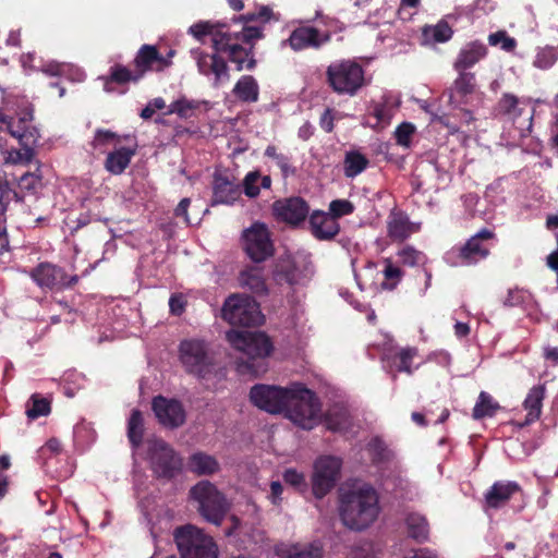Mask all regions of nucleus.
Segmentation results:
<instances>
[{"instance_id": "obj_39", "label": "nucleus", "mask_w": 558, "mask_h": 558, "mask_svg": "<svg viewBox=\"0 0 558 558\" xmlns=\"http://www.w3.org/2000/svg\"><path fill=\"white\" fill-rule=\"evenodd\" d=\"M326 425L332 432L347 433L351 427V416L347 410L335 408L329 410Z\"/></svg>"}, {"instance_id": "obj_3", "label": "nucleus", "mask_w": 558, "mask_h": 558, "mask_svg": "<svg viewBox=\"0 0 558 558\" xmlns=\"http://www.w3.org/2000/svg\"><path fill=\"white\" fill-rule=\"evenodd\" d=\"M339 513L343 524L351 530L362 531L368 527L379 514L376 490L363 484L342 493Z\"/></svg>"}, {"instance_id": "obj_22", "label": "nucleus", "mask_w": 558, "mask_h": 558, "mask_svg": "<svg viewBox=\"0 0 558 558\" xmlns=\"http://www.w3.org/2000/svg\"><path fill=\"white\" fill-rule=\"evenodd\" d=\"M242 194L241 186L220 173H216L213 181L211 206L233 205L240 199Z\"/></svg>"}, {"instance_id": "obj_14", "label": "nucleus", "mask_w": 558, "mask_h": 558, "mask_svg": "<svg viewBox=\"0 0 558 558\" xmlns=\"http://www.w3.org/2000/svg\"><path fill=\"white\" fill-rule=\"evenodd\" d=\"M243 247L254 263H262L274 254V244L267 226L254 222L243 231Z\"/></svg>"}, {"instance_id": "obj_7", "label": "nucleus", "mask_w": 558, "mask_h": 558, "mask_svg": "<svg viewBox=\"0 0 558 558\" xmlns=\"http://www.w3.org/2000/svg\"><path fill=\"white\" fill-rule=\"evenodd\" d=\"M173 537L182 558H217L215 542L195 525L175 529Z\"/></svg>"}, {"instance_id": "obj_10", "label": "nucleus", "mask_w": 558, "mask_h": 558, "mask_svg": "<svg viewBox=\"0 0 558 558\" xmlns=\"http://www.w3.org/2000/svg\"><path fill=\"white\" fill-rule=\"evenodd\" d=\"M191 497L197 501L199 513L210 523L219 525L227 511L223 495L208 481H201L190 490Z\"/></svg>"}, {"instance_id": "obj_53", "label": "nucleus", "mask_w": 558, "mask_h": 558, "mask_svg": "<svg viewBox=\"0 0 558 558\" xmlns=\"http://www.w3.org/2000/svg\"><path fill=\"white\" fill-rule=\"evenodd\" d=\"M232 39H242L244 43L250 44L253 48V43L263 37V29L255 26L243 27L241 33L231 34Z\"/></svg>"}, {"instance_id": "obj_19", "label": "nucleus", "mask_w": 558, "mask_h": 558, "mask_svg": "<svg viewBox=\"0 0 558 558\" xmlns=\"http://www.w3.org/2000/svg\"><path fill=\"white\" fill-rule=\"evenodd\" d=\"M329 34H322L317 28L312 26H301L295 28L288 39L281 43V46L288 45L294 51H301L307 48L317 49L322 45L328 43Z\"/></svg>"}, {"instance_id": "obj_50", "label": "nucleus", "mask_w": 558, "mask_h": 558, "mask_svg": "<svg viewBox=\"0 0 558 558\" xmlns=\"http://www.w3.org/2000/svg\"><path fill=\"white\" fill-rule=\"evenodd\" d=\"M354 211V205L348 199H335L329 204V215L337 220Z\"/></svg>"}, {"instance_id": "obj_37", "label": "nucleus", "mask_w": 558, "mask_h": 558, "mask_svg": "<svg viewBox=\"0 0 558 558\" xmlns=\"http://www.w3.org/2000/svg\"><path fill=\"white\" fill-rule=\"evenodd\" d=\"M142 77V73H138L137 71L131 72L129 69L121 66V65H114L110 70V76L104 78L105 85L104 88L106 92L110 93L112 92L111 83H118V84H124L128 82H136Z\"/></svg>"}, {"instance_id": "obj_20", "label": "nucleus", "mask_w": 558, "mask_h": 558, "mask_svg": "<svg viewBox=\"0 0 558 558\" xmlns=\"http://www.w3.org/2000/svg\"><path fill=\"white\" fill-rule=\"evenodd\" d=\"M276 217L291 226H299L308 215L310 207L301 197L276 201L272 205Z\"/></svg>"}, {"instance_id": "obj_43", "label": "nucleus", "mask_w": 558, "mask_h": 558, "mask_svg": "<svg viewBox=\"0 0 558 558\" xmlns=\"http://www.w3.org/2000/svg\"><path fill=\"white\" fill-rule=\"evenodd\" d=\"M384 281L381 282V287L386 290H393L401 281L403 272L390 258L384 259Z\"/></svg>"}, {"instance_id": "obj_40", "label": "nucleus", "mask_w": 558, "mask_h": 558, "mask_svg": "<svg viewBox=\"0 0 558 558\" xmlns=\"http://www.w3.org/2000/svg\"><path fill=\"white\" fill-rule=\"evenodd\" d=\"M499 404L492 396L485 391H482L473 409V417L481 420L483 417H492L499 410Z\"/></svg>"}, {"instance_id": "obj_29", "label": "nucleus", "mask_w": 558, "mask_h": 558, "mask_svg": "<svg viewBox=\"0 0 558 558\" xmlns=\"http://www.w3.org/2000/svg\"><path fill=\"white\" fill-rule=\"evenodd\" d=\"M546 387L545 385H537L532 387L524 401L523 409L527 412L524 422L521 424L522 426L530 425L536 422L541 414L543 408V400L545 398Z\"/></svg>"}, {"instance_id": "obj_35", "label": "nucleus", "mask_w": 558, "mask_h": 558, "mask_svg": "<svg viewBox=\"0 0 558 558\" xmlns=\"http://www.w3.org/2000/svg\"><path fill=\"white\" fill-rule=\"evenodd\" d=\"M281 558H322L323 547L319 543H313L307 546L293 545L278 549Z\"/></svg>"}, {"instance_id": "obj_36", "label": "nucleus", "mask_w": 558, "mask_h": 558, "mask_svg": "<svg viewBox=\"0 0 558 558\" xmlns=\"http://www.w3.org/2000/svg\"><path fill=\"white\" fill-rule=\"evenodd\" d=\"M452 28L446 20L423 28L424 44L446 43L452 37Z\"/></svg>"}, {"instance_id": "obj_6", "label": "nucleus", "mask_w": 558, "mask_h": 558, "mask_svg": "<svg viewBox=\"0 0 558 558\" xmlns=\"http://www.w3.org/2000/svg\"><path fill=\"white\" fill-rule=\"evenodd\" d=\"M327 83L338 95L355 96L365 85L363 68L352 60H338L326 70Z\"/></svg>"}, {"instance_id": "obj_16", "label": "nucleus", "mask_w": 558, "mask_h": 558, "mask_svg": "<svg viewBox=\"0 0 558 558\" xmlns=\"http://www.w3.org/2000/svg\"><path fill=\"white\" fill-rule=\"evenodd\" d=\"M311 265L304 257L286 256L279 259L275 279L290 286L303 283L311 275Z\"/></svg>"}, {"instance_id": "obj_21", "label": "nucleus", "mask_w": 558, "mask_h": 558, "mask_svg": "<svg viewBox=\"0 0 558 558\" xmlns=\"http://www.w3.org/2000/svg\"><path fill=\"white\" fill-rule=\"evenodd\" d=\"M191 53L196 60L197 69L201 74L206 76L213 74L215 76V85L229 80L228 65L222 58L218 57L216 53H204L198 49H193Z\"/></svg>"}, {"instance_id": "obj_60", "label": "nucleus", "mask_w": 558, "mask_h": 558, "mask_svg": "<svg viewBox=\"0 0 558 558\" xmlns=\"http://www.w3.org/2000/svg\"><path fill=\"white\" fill-rule=\"evenodd\" d=\"M185 299L182 294H172L169 299L170 312L174 315H181L185 308Z\"/></svg>"}, {"instance_id": "obj_24", "label": "nucleus", "mask_w": 558, "mask_h": 558, "mask_svg": "<svg viewBox=\"0 0 558 558\" xmlns=\"http://www.w3.org/2000/svg\"><path fill=\"white\" fill-rule=\"evenodd\" d=\"M449 90V101L454 107L468 105L476 90L475 75L471 72H458Z\"/></svg>"}, {"instance_id": "obj_31", "label": "nucleus", "mask_w": 558, "mask_h": 558, "mask_svg": "<svg viewBox=\"0 0 558 558\" xmlns=\"http://www.w3.org/2000/svg\"><path fill=\"white\" fill-rule=\"evenodd\" d=\"M189 470L196 475H213L220 470L218 460L206 452H195L189 458Z\"/></svg>"}, {"instance_id": "obj_12", "label": "nucleus", "mask_w": 558, "mask_h": 558, "mask_svg": "<svg viewBox=\"0 0 558 558\" xmlns=\"http://www.w3.org/2000/svg\"><path fill=\"white\" fill-rule=\"evenodd\" d=\"M494 238V233L488 229H482L459 248H452L446 254V260L452 266H470L486 258L489 254V247L484 241Z\"/></svg>"}, {"instance_id": "obj_57", "label": "nucleus", "mask_w": 558, "mask_h": 558, "mask_svg": "<svg viewBox=\"0 0 558 558\" xmlns=\"http://www.w3.org/2000/svg\"><path fill=\"white\" fill-rule=\"evenodd\" d=\"M165 107H166V102L162 98H160V97L154 98L141 111V118H143L144 120L150 119L157 110H161Z\"/></svg>"}, {"instance_id": "obj_49", "label": "nucleus", "mask_w": 558, "mask_h": 558, "mask_svg": "<svg viewBox=\"0 0 558 558\" xmlns=\"http://www.w3.org/2000/svg\"><path fill=\"white\" fill-rule=\"evenodd\" d=\"M260 173L258 171L248 172L243 179V192L250 197L254 198L259 194V184Z\"/></svg>"}, {"instance_id": "obj_23", "label": "nucleus", "mask_w": 558, "mask_h": 558, "mask_svg": "<svg viewBox=\"0 0 558 558\" xmlns=\"http://www.w3.org/2000/svg\"><path fill=\"white\" fill-rule=\"evenodd\" d=\"M310 230L319 241H330L340 231L339 222L326 211L315 210L310 216Z\"/></svg>"}, {"instance_id": "obj_62", "label": "nucleus", "mask_w": 558, "mask_h": 558, "mask_svg": "<svg viewBox=\"0 0 558 558\" xmlns=\"http://www.w3.org/2000/svg\"><path fill=\"white\" fill-rule=\"evenodd\" d=\"M275 162L282 171L283 177H288L289 174L294 173V169L291 167L290 158L288 156L281 154L279 157H277Z\"/></svg>"}, {"instance_id": "obj_17", "label": "nucleus", "mask_w": 558, "mask_h": 558, "mask_svg": "<svg viewBox=\"0 0 558 558\" xmlns=\"http://www.w3.org/2000/svg\"><path fill=\"white\" fill-rule=\"evenodd\" d=\"M31 277L41 289H63L77 282V276L68 277L63 269L49 263L39 264Z\"/></svg>"}, {"instance_id": "obj_38", "label": "nucleus", "mask_w": 558, "mask_h": 558, "mask_svg": "<svg viewBox=\"0 0 558 558\" xmlns=\"http://www.w3.org/2000/svg\"><path fill=\"white\" fill-rule=\"evenodd\" d=\"M409 536L424 542L428 536V523L420 513H409L405 519Z\"/></svg>"}, {"instance_id": "obj_9", "label": "nucleus", "mask_w": 558, "mask_h": 558, "mask_svg": "<svg viewBox=\"0 0 558 558\" xmlns=\"http://www.w3.org/2000/svg\"><path fill=\"white\" fill-rule=\"evenodd\" d=\"M222 318L233 326H258L264 316L257 302L244 294H232L223 303Z\"/></svg>"}, {"instance_id": "obj_55", "label": "nucleus", "mask_w": 558, "mask_h": 558, "mask_svg": "<svg viewBox=\"0 0 558 558\" xmlns=\"http://www.w3.org/2000/svg\"><path fill=\"white\" fill-rule=\"evenodd\" d=\"M416 354H417L416 349H413V348L402 349L398 354V357L400 361V363L398 365V369L400 372H405L408 374H412L411 362Z\"/></svg>"}, {"instance_id": "obj_2", "label": "nucleus", "mask_w": 558, "mask_h": 558, "mask_svg": "<svg viewBox=\"0 0 558 558\" xmlns=\"http://www.w3.org/2000/svg\"><path fill=\"white\" fill-rule=\"evenodd\" d=\"M0 148L4 146L2 132L7 131L12 137L16 138L23 147L22 153H17L19 159L31 161L34 157V146L39 141V131L33 124V109L24 98L7 96L0 89Z\"/></svg>"}, {"instance_id": "obj_41", "label": "nucleus", "mask_w": 558, "mask_h": 558, "mask_svg": "<svg viewBox=\"0 0 558 558\" xmlns=\"http://www.w3.org/2000/svg\"><path fill=\"white\" fill-rule=\"evenodd\" d=\"M343 166L345 177L355 178L367 168L368 160L357 151H349L345 154Z\"/></svg>"}, {"instance_id": "obj_51", "label": "nucleus", "mask_w": 558, "mask_h": 558, "mask_svg": "<svg viewBox=\"0 0 558 558\" xmlns=\"http://www.w3.org/2000/svg\"><path fill=\"white\" fill-rule=\"evenodd\" d=\"M556 61L555 52L550 48L541 49L533 61V65L541 70H547L554 65Z\"/></svg>"}, {"instance_id": "obj_1", "label": "nucleus", "mask_w": 558, "mask_h": 558, "mask_svg": "<svg viewBox=\"0 0 558 558\" xmlns=\"http://www.w3.org/2000/svg\"><path fill=\"white\" fill-rule=\"evenodd\" d=\"M250 399L254 405L270 414L284 413L293 424L303 429H313L322 421V407L316 395L303 385L289 387L255 385Z\"/></svg>"}, {"instance_id": "obj_56", "label": "nucleus", "mask_w": 558, "mask_h": 558, "mask_svg": "<svg viewBox=\"0 0 558 558\" xmlns=\"http://www.w3.org/2000/svg\"><path fill=\"white\" fill-rule=\"evenodd\" d=\"M283 480L287 484L295 488H302L306 486L304 474L296 471L295 469H287L283 472Z\"/></svg>"}, {"instance_id": "obj_25", "label": "nucleus", "mask_w": 558, "mask_h": 558, "mask_svg": "<svg viewBox=\"0 0 558 558\" xmlns=\"http://www.w3.org/2000/svg\"><path fill=\"white\" fill-rule=\"evenodd\" d=\"M486 54L487 48L483 43L477 40L471 41L460 49L453 62V68L457 72H468V69L473 68L483 60Z\"/></svg>"}, {"instance_id": "obj_42", "label": "nucleus", "mask_w": 558, "mask_h": 558, "mask_svg": "<svg viewBox=\"0 0 558 558\" xmlns=\"http://www.w3.org/2000/svg\"><path fill=\"white\" fill-rule=\"evenodd\" d=\"M41 71L49 76H63V74L65 73L75 71V76H71L72 78L76 81L85 80L84 71L70 63H59L56 61H50L47 64L43 65Z\"/></svg>"}, {"instance_id": "obj_46", "label": "nucleus", "mask_w": 558, "mask_h": 558, "mask_svg": "<svg viewBox=\"0 0 558 558\" xmlns=\"http://www.w3.org/2000/svg\"><path fill=\"white\" fill-rule=\"evenodd\" d=\"M50 412L49 401L45 398L32 396L26 404V415L29 420H36L39 416L47 415Z\"/></svg>"}, {"instance_id": "obj_34", "label": "nucleus", "mask_w": 558, "mask_h": 558, "mask_svg": "<svg viewBox=\"0 0 558 558\" xmlns=\"http://www.w3.org/2000/svg\"><path fill=\"white\" fill-rule=\"evenodd\" d=\"M236 98L245 102H256L259 95V86L252 75H243L233 87Z\"/></svg>"}, {"instance_id": "obj_52", "label": "nucleus", "mask_w": 558, "mask_h": 558, "mask_svg": "<svg viewBox=\"0 0 558 558\" xmlns=\"http://www.w3.org/2000/svg\"><path fill=\"white\" fill-rule=\"evenodd\" d=\"M415 128L413 124L403 122L395 131L397 144L400 146L409 147L411 143V136L413 135Z\"/></svg>"}, {"instance_id": "obj_45", "label": "nucleus", "mask_w": 558, "mask_h": 558, "mask_svg": "<svg viewBox=\"0 0 558 558\" xmlns=\"http://www.w3.org/2000/svg\"><path fill=\"white\" fill-rule=\"evenodd\" d=\"M399 262L404 266H420L426 263V256L423 252L417 251L413 246L405 245L397 253Z\"/></svg>"}, {"instance_id": "obj_5", "label": "nucleus", "mask_w": 558, "mask_h": 558, "mask_svg": "<svg viewBox=\"0 0 558 558\" xmlns=\"http://www.w3.org/2000/svg\"><path fill=\"white\" fill-rule=\"evenodd\" d=\"M225 25H215L210 22H199L192 25L189 29L197 39L205 35L211 36L213 47L217 52L228 51L231 62L236 64V70L243 69L253 70L256 65V60L253 57L252 47L246 50L238 44H232V35L223 31Z\"/></svg>"}, {"instance_id": "obj_59", "label": "nucleus", "mask_w": 558, "mask_h": 558, "mask_svg": "<svg viewBox=\"0 0 558 558\" xmlns=\"http://www.w3.org/2000/svg\"><path fill=\"white\" fill-rule=\"evenodd\" d=\"M117 135L113 132L105 131V130H97L93 145L95 148L105 146L106 144L110 143L111 141L116 140Z\"/></svg>"}, {"instance_id": "obj_4", "label": "nucleus", "mask_w": 558, "mask_h": 558, "mask_svg": "<svg viewBox=\"0 0 558 558\" xmlns=\"http://www.w3.org/2000/svg\"><path fill=\"white\" fill-rule=\"evenodd\" d=\"M226 336L230 344L243 354L238 361L240 373L258 376L266 371L265 357L270 354L272 347L265 333L232 329Z\"/></svg>"}, {"instance_id": "obj_58", "label": "nucleus", "mask_w": 558, "mask_h": 558, "mask_svg": "<svg viewBox=\"0 0 558 558\" xmlns=\"http://www.w3.org/2000/svg\"><path fill=\"white\" fill-rule=\"evenodd\" d=\"M195 107L194 105L186 100V99H180L171 104L170 112H175L180 117H187L189 112L193 110Z\"/></svg>"}, {"instance_id": "obj_61", "label": "nucleus", "mask_w": 558, "mask_h": 558, "mask_svg": "<svg viewBox=\"0 0 558 558\" xmlns=\"http://www.w3.org/2000/svg\"><path fill=\"white\" fill-rule=\"evenodd\" d=\"M282 492H283V486L279 481H274L270 483L269 499H270L271 504L279 505L281 502Z\"/></svg>"}, {"instance_id": "obj_15", "label": "nucleus", "mask_w": 558, "mask_h": 558, "mask_svg": "<svg viewBox=\"0 0 558 558\" xmlns=\"http://www.w3.org/2000/svg\"><path fill=\"white\" fill-rule=\"evenodd\" d=\"M522 105L514 95L504 94L496 108L499 116L515 124L521 132L531 130L533 119L532 111Z\"/></svg>"}, {"instance_id": "obj_13", "label": "nucleus", "mask_w": 558, "mask_h": 558, "mask_svg": "<svg viewBox=\"0 0 558 558\" xmlns=\"http://www.w3.org/2000/svg\"><path fill=\"white\" fill-rule=\"evenodd\" d=\"M341 470V460L333 456H322L314 462L312 489L317 499L325 497L336 485Z\"/></svg>"}, {"instance_id": "obj_18", "label": "nucleus", "mask_w": 558, "mask_h": 558, "mask_svg": "<svg viewBox=\"0 0 558 558\" xmlns=\"http://www.w3.org/2000/svg\"><path fill=\"white\" fill-rule=\"evenodd\" d=\"M153 411L158 422L168 428L180 427L186 418L185 410L179 400L162 396L153 399Z\"/></svg>"}, {"instance_id": "obj_26", "label": "nucleus", "mask_w": 558, "mask_h": 558, "mask_svg": "<svg viewBox=\"0 0 558 558\" xmlns=\"http://www.w3.org/2000/svg\"><path fill=\"white\" fill-rule=\"evenodd\" d=\"M518 492L520 486L513 481H498L485 494V502L488 508L499 509Z\"/></svg>"}, {"instance_id": "obj_44", "label": "nucleus", "mask_w": 558, "mask_h": 558, "mask_svg": "<svg viewBox=\"0 0 558 558\" xmlns=\"http://www.w3.org/2000/svg\"><path fill=\"white\" fill-rule=\"evenodd\" d=\"M144 423L142 413L133 410L128 422V436L133 446L137 447L142 442Z\"/></svg>"}, {"instance_id": "obj_30", "label": "nucleus", "mask_w": 558, "mask_h": 558, "mask_svg": "<svg viewBox=\"0 0 558 558\" xmlns=\"http://www.w3.org/2000/svg\"><path fill=\"white\" fill-rule=\"evenodd\" d=\"M387 230L389 238L395 241H403L415 231V228L405 214L391 211L387 220Z\"/></svg>"}, {"instance_id": "obj_32", "label": "nucleus", "mask_w": 558, "mask_h": 558, "mask_svg": "<svg viewBox=\"0 0 558 558\" xmlns=\"http://www.w3.org/2000/svg\"><path fill=\"white\" fill-rule=\"evenodd\" d=\"M134 155V148L120 147L108 154L105 161V168L112 174H121L129 167Z\"/></svg>"}, {"instance_id": "obj_48", "label": "nucleus", "mask_w": 558, "mask_h": 558, "mask_svg": "<svg viewBox=\"0 0 558 558\" xmlns=\"http://www.w3.org/2000/svg\"><path fill=\"white\" fill-rule=\"evenodd\" d=\"M488 43L490 46H500L504 51L511 52L517 47L514 38L508 36L505 31L493 33L488 36Z\"/></svg>"}, {"instance_id": "obj_11", "label": "nucleus", "mask_w": 558, "mask_h": 558, "mask_svg": "<svg viewBox=\"0 0 558 558\" xmlns=\"http://www.w3.org/2000/svg\"><path fill=\"white\" fill-rule=\"evenodd\" d=\"M148 459L158 477L172 478L182 468L181 458L160 438L148 440Z\"/></svg>"}, {"instance_id": "obj_63", "label": "nucleus", "mask_w": 558, "mask_h": 558, "mask_svg": "<svg viewBox=\"0 0 558 558\" xmlns=\"http://www.w3.org/2000/svg\"><path fill=\"white\" fill-rule=\"evenodd\" d=\"M190 203H191L190 198H187V197L182 198L174 210L175 216L182 217L186 225H190V218L187 215V208L190 206Z\"/></svg>"}, {"instance_id": "obj_27", "label": "nucleus", "mask_w": 558, "mask_h": 558, "mask_svg": "<svg viewBox=\"0 0 558 558\" xmlns=\"http://www.w3.org/2000/svg\"><path fill=\"white\" fill-rule=\"evenodd\" d=\"M238 281L243 289L257 295H266L268 292L262 266H246L240 271Z\"/></svg>"}, {"instance_id": "obj_28", "label": "nucleus", "mask_w": 558, "mask_h": 558, "mask_svg": "<svg viewBox=\"0 0 558 558\" xmlns=\"http://www.w3.org/2000/svg\"><path fill=\"white\" fill-rule=\"evenodd\" d=\"M169 61L165 59L156 49L155 46L144 45L137 52L135 58L136 71L142 73V76L149 70H162L169 65Z\"/></svg>"}, {"instance_id": "obj_8", "label": "nucleus", "mask_w": 558, "mask_h": 558, "mask_svg": "<svg viewBox=\"0 0 558 558\" xmlns=\"http://www.w3.org/2000/svg\"><path fill=\"white\" fill-rule=\"evenodd\" d=\"M179 357L184 369L198 378H207L215 371V356L203 340L181 341Z\"/></svg>"}, {"instance_id": "obj_33", "label": "nucleus", "mask_w": 558, "mask_h": 558, "mask_svg": "<svg viewBox=\"0 0 558 558\" xmlns=\"http://www.w3.org/2000/svg\"><path fill=\"white\" fill-rule=\"evenodd\" d=\"M393 111L395 109L392 108L391 105L388 104L387 98H384L383 101L373 102L369 111V117H373L375 119V122L372 123L367 121L365 125H368L375 130L385 129L387 125L390 124Z\"/></svg>"}, {"instance_id": "obj_47", "label": "nucleus", "mask_w": 558, "mask_h": 558, "mask_svg": "<svg viewBox=\"0 0 558 558\" xmlns=\"http://www.w3.org/2000/svg\"><path fill=\"white\" fill-rule=\"evenodd\" d=\"M367 449L376 461H386L392 457V451L386 447L385 442L379 437H374L368 442Z\"/></svg>"}, {"instance_id": "obj_54", "label": "nucleus", "mask_w": 558, "mask_h": 558, "mask_svg": "<svg viewBox=\"0 0 558 558\" xmlns=\"http://www.w3.org/2000/svg\"><path fill=\"white\" fill-rule=\"evenodd\" d=\"M40 175L32 172L22 174L19 179V186L22 191L34 192L40 185Z\"/></svg>"}, {"instance_id": "obj_64", "label": "nucleus", "mask_w": 558, "mask_h": 558, "mask_svg": "<svg viewBox=\"0 0 558 558\" xmlns=\"http://www.w3.org/2000/svg\"><path fill=\"white\" fill-rule=\"evenodd\" d=\"M428 360H433L444 367H448L451 363V355L446 351L433 352Z\"/></svg>"}]
</instances>
